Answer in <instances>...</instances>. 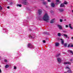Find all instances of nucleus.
<instances>
[{"label": "nucleus", "instance_id": "c9c22d12", "mask_svg": "<svg viewBox=\"0 0 73 73\" xmlns=\"http://www.w3.org/2000/svg\"><path fill=\"white\" fill-rule=\"evenodd\" d=\"M9 7H10L9 6H8L7 7V8H8V9H9Z\"/></svg>", "mask_w": 73, "mask_h": 73}, {"label": "nucleus", "instance_id": "4468645a", "mask_svg": "<svg viewBox=\"0 0 73 73\" xmlns=\"http://www.w3.org/2000/svg\"><path fill=\"white\" fill-rule=\"evenodd\" d=\"M68 52L69 53H70V52L71 53H72V54H73V51L72 50H68Z\"/></svg>", "mask_w": 73, "mask_h": 73}, {"label": "nucleus", "instance_id": "ea45409f", "mask_svg": "<svg viewBox=\"0 0 73 73\" xmlns=\"http://www.w3.org/2000/svg\"><path fill=\"white\" fill-rule=\"evenodd\" d=\"M66 19H65L64 20V21H66Z\"/></svg>", "mask_w": 73, "mask_h": 73}, {"label": "nucleus", "instance_id": "c756f323", "mask_svg": "<svg viewBox=\"0 0 73 73\" xmlns=\"http://www.w3.org/2000/svg\"><path fill=\"white\" fill-rule=\"evenodd\" d=\"M43 42L44 43H46V41H45V40H44L43 41Z\"/></svg>", "mask_w": 73, "mask_h": 73}, {"label": "nucleus", "instance_id": "423d86ee", "mask_svg": "<svg viewBox=\"0 0 73 73\" xmlns=\"http://www.w3.org/2000/svg\"><path fill=\"white\" fill-rule=\"evenodd\" d=\"M58 3H61V1H59V0H56V5H58Z\"/></svg>", "mask_w": 73, "mask_h": 73}, {"label": "nucleus", "instance_id": "39448f33", "mask_svg": "<svg viewBox=\"0 0 73 73\" xmlns=\"http://www.w3.org/2000/svg\"><path fill=\"white\" fill-rule=\"evenodd\" d=\"M57 60L58 63H61V62L62 61V60H61V59L59 58H58Z\"/></svg>", "mask_w": 73, "mask_h": 73}, {"label": "nucleus", "instance_id": "ddd939ff", "mask_svg": "<svg viewBox=\"0 0 73 73\" xmlns=\"http://www.w3.org/2000/svg\"><path fill=\"white\" fill-rule=\"evenodd\" d=\"M50 23H54V19H52L50 22Z\"/></svg>", "mask_w": 73, "mask_h": 73}, {"label": "nucleus", "instance_id": "f257e3e1", "mask_svg": "<svg viewBox=\"0 0 73 73\" xmlns=\"http://www.w3.org/2000/svg\"><path fill=\"white\" fill-rule=\"evenodd\" d=\"M49 15L47 13H45L43 15L42 18V19L45 21H46V22H48V20H49Z\"/></svg>", "mask_w": 73, "mask_h": 73}, {"label": "nucleus", "instance_id": "4be33fe9", "mask_svg": "<svg viewBox=\"0 0 73 73\" xmlns=\"http://www.w3.org/2000/svg\"><path fill=\"white\" fill-rule=\"evenodd\" d=\"M67 72H68V73H72V71H71V70H69Z\"/></svg>", "mask_w": 73, "mask_h": 73}, {"label": "nucleus", "instance_id": "c85d7f7f", "mask_svg": "<svg viewBox=\"0 0 73 73\" xmlns=\"http://www.w3.org/2000/svg\"><path fill=\"white\" fill-rule=\"evenodd\" d=\"M70 69V68H69L68 67H66V69Z\"/></svg>", "mask_w": 73, "mask_h": 73}, {"label": "nucleus", "instance_id": "a18cd8bd", "mask_svg": "<svg viewBox=\"0 0 73 73\" xmlns=\"http://www.w3.org/2000/svg\"><path fill=\"white\" fill-rule=\"evenodd\" d=\"M1 66H0V67Z\"/></svg>", "mask_w": 73, "mask_h": 73}, {"label": "nucleus", "instance_id": "9d476101", "mask_svg": "<svg viewBox=\"0 0 73 73\" xmlns=\"http://www.w3.org/2000/svg\"><path fill=\"white\" fill-rule=\"evenodd\" d=\"M68 47H73V45L71 43L68 44Z\"/></svg>", "mask_w": 73, "mask_h": 73}, {"label": "nucleus", "instance_id": "7ed1b4c3", "mask_svg": "<svg viewBox=\"0 0 73 73\" xmlns=\"http://www.w3.org/2000/svg\"><path fill=\"white\" fill-rule=\"evenodd\" d=\"M27 47L28 48H33V45L29 43L28 44V45H27Z\"/></svg>", "mask_w": 73, "mask_h": 73}, {"label": "nucleus", "instance_id": "f03ea898", "mask_svg": "<svg viewBox=\"0 0 73 73\" xmlns=\"http://www.w3.org/2000/svg\"><path fill=\"white\" fill-rule=\"evenodd\" d=\"M29 37L30 38H35V35L32 34H30L29 35Z\"/></svg>", "mask_w": 73, "mask_h": 73}, {"label": "nucleus", "instance_id": "bb28decb", "mask_svg": "<svg viewBox=\"0 0 73 73\" xmlns=\"http://www.w3.org/2000/svg\"><path fill=\"white\" fill-rule=\"evenodd\" d=\"M64 4H68V3H67V2L66 1H65L64 2Z\"/></svg>", "mask_w": 73, "mask_h": 73}, {"label": "nucleus", "instance_id": "9b49d317", "mask_svg": "<svg viewBox=\"0 0 73 73\" xmlns=\"http://www.w3.org/2000/svg\"><path fill=\"white\" fill-rule=\"evenodd\" d=\"M58 27L60 29H62V26L60 25H58Z\"/></svg>", "mask_w": 73, "mask_h": 73}, {"label": "nucleus", "instance_id": "cd10ccee", "mask_svg": "<svg viewBox=\"0 0 73 73\" xmlns=\"http://www.w3.org/2000/svg\"><path fill=\"white\" fill-rule=\"evenodd\" d=\"M2 10V7H0V11H1Z\"/></svg>", "mask_w": 73, "mask_h": 73}, {"label": "nucleus", "instance_id": "6ab92c4d", "mask_svg": "<svg viewBox=\"0 0 73 73\" xmlns=\"http://www.w3.org/2000/svg\"><path fill=\"white\" fill-rule=\"evenodd\" d=\"M64 10L63 9H59V11H60V12H63V11H64Z\"/></svg>", "mask_w": 73, "mask_h": 73}, {"label": "nucleus", "instance_id": "473e14b6", "mask_svg": "<svg viewBox=\"0 0 73 73\" xmlns=\"http://www.w3.org/2000/svg\"><path fill=\"white\" fill-rule=\"evenodd\" d=\"M60 22H62V19H60Z\"/></svg>", "mask_w": 73, "mask_h": 73}, {"label": "nucleus", "instance_id": "20e7f679", "mask_svg": "<svg viewBox=\"0 0 73 73\" xmlns=\"http://www.w3.org/2000/svg\"><path fill=\"white\" fill-rule=\"evenodd\" d=\"M64 65H66L67 64L70 65V64H71V62H64Z\"/></svg>", "mask_w": 73, "mask_h": 73}, {"label": "nucleus", "instance_id": "a19ab883", "mask_svg": "<svg viewBox=\"0 0 73 73\" xmlns=\"http://www.w3.org/2000/svg\"><path fill=\"white\" fill-rule=\"evenodd\" d=\"M44 33L45 34L46 33V32H45Z\"/></svg>", "mask_w": 73, "mask_h": 73}, {"label": "nucleus", "instance_id": "aec40b11", "mask_svg": "<svg viewBox=\"0 0 73 73\" xmlns=\"http://www.w3.org/2000/svg\"><path fill=\"white\" fill-rule=\"evenodd\" d=\"M55 6L54 4L53 3H51V6L52 7H54Z\"/></svg>", "mask_w": 73, "mask_h": 73}, {"label": "nucleus", "instance_id": "79ce46f5", "mask_svg": "<svg viewBox=\"0 0 73 73\" xmlns=\"http://www.w3.org/2000/svg\"><path fill=\"white\" fill-rule=\"evenodd\" d=\"M64 73H68L67 72H64Z\"/></svg>", "mask_w": 73, "mask_h": 73}, {"label": "nucleus", "instance_id": "6e6552de", "mask_svg": "<svg viewBox=\"0 0 73 73\" xmlns=\"http://www.w3.org/2000/svg\"><path fill=\"white\" fill-rule=\"evenodd\" d=\"M38 13L39 15H41L42 13V10L41 9H39L38 10Z\"/></svg>", "mask_w": 73, "mask_h": 73}, {"label": "nucleus", "instance_id": "c03bdc74", "mask_svg": "<svg viewBox=\"0 0 73 73\" xmlns=\"http://www.w3.org/2000/svg\"><path fill=\"white\" fill-rule=\"evenodd\" d=\"M42 0V1H44V0Z\"/></svg>", "mask_w": 73, "mask_h": 73}, {"label": "nucleus", "instance_id": "2eb2a0df", "mask_svg": "<svg viewBox=\"0 0 73 73\" xmlns=\"http://www.w3.org/2000/svg\"><path fill=\"white\" fill-rule=\"evenodd\" d=\"M65 5H64V4L62 3L60 5V7H64Z\"/></svg>", "mask_w": 73, "mask_h": 73}, {"label": "nucleus", "instance_id": "0eeeda50", "mask_svg": "<svg viewBox=\"0 0 73 73\" xmlns=\"http://www.w3.org/2000/svg\"><path fill=\"white\" fill-rule=\"evenodd\" d=\"M22 4H24V5H28V3L27 1H23L22 2Z\"/></svg>", "mask_w": 73, "mask_h": 73}, {"label": "nucleus", "instance_id": "2f4dec72", "mask_svg": "<svg viewBox=\"0 0 73 73\" xmlns=\"http://www.w3.org/2000/svg\"><path fill=\"white\" fill-rule=\"evenodd\" d=\"M60 54L59 53L58 54L57 56V57H58V56H60Z\"/></svg>", "mask_w": 73, "mask_h": 73}, {"label": "nucleus", "instance_id": "e433bc0d", "mask_svg": "<svg viewBox=\"0 0 73 73\" xmlns=\"http://www.w3.org/2000/svg\"><path fill=\"white\" fill-rule=\"evenodd\" d=\"M0 73H1V70L0 69Z\"/></svg>", "mask_w": 73, "mask_h": 73}, {"label": "nucleus", "instance_id": "58836bf2", "mask_svg": "<svg viewBox=\"0 0 73 73\" xmlns=\"http://www.w3.org/2000/svg\"><path fill=\"white\" fill-rule=\"evenodd\" d=\"M71 39H72V40H73V37H72L71 38Z\"/></svg>", "mask_w": 73, "mask_h": 73}, {"label": "nucleus", "instance_id": "a878e982", "mask_svg": "<svg viewBox=\"0 0 73 73\" xmlns=\"http://www.w3.org/2000/svg\"><path fill=\"white\" fill-rule=\"evenodd\" d=\"M43 4H44V5H45V4H46V2H43Z\"/></svg>", "mask_w": 73, "mask_h": 73}, {"label": "nucleus", "instance_id": "1a4fd4ad", "mask_svg": "<svg viewBox=\"0 0 73 73\" xmlns=\"http://www.w3.org/2000/svg\"><path fill=\"white\" fill-rule=\"evenodd\" d=\"M60 40L61 41V42L62 43V45H64V40L62 38L60 39Z\"/></svg>", "mask_w": 73, "mask_h": 73}, {"label": "nucleus", "instance_id": "5701e85b", "mask_svg": "<svg viewBox=\"0 0 73 73\" xmlns=\"http://www.w3.org/2000/svg\"><path fill=\"white\" fill-rule=\"evenodd\" d=\"M58 36L59 37H60V36H61V33H58Z\"/></svg>", "mask_w": 73, "mask_h": 73}, {"label": "nucleus", "instance_id": "7c9ffc66", "mask_svg": "<svg viewBox=\"0 0 73 73\" xmlns=\"http://www.w3.org/2000/svg\"><path fill=\"white\" fill-rule=\"evenodd\" d=\"M14 69H16V67L14 66Z\"/></svg>", "mask_w": 73, "mask_h": 73}, {"label": "nucleus", "instance_id": "37998d69", "mask_svg": "<svg viewBox=\"0 0 73 73\" xmlns=\"http://www.w3.org/2000/svg\"><path fill=\"white\" fill-rule=\"evenodd\" d=\"M25 0V1H26V0Z\"/></svg>", "mask_w": 73, "mask_h": 73}, {"label": "nucleus", "instance_id": "72a5a7b5", "mask_svg": "<svg viewBox=\"0 0 73 73\" xmlns=\"http://www.w3.org/2000/svg\"><path fill=\"white\" fill-rule=\"evenodd\" d=\"M66 28H67V27H68V26L67 25H66Z\"/></svg>", "mask_w": 73, "mask_h": 73}, {"label": "nucleus", "instance_id": "f3484780", "mask_svg": "<svg viewBox=\"0 0 73 73\" xmlns=\"http://www.w3.org/2000/svg\"><path fill=\"white\" fill-rule=\"evenodd\" d=\"M9 65L8 64H7L5 66V68H9Z\"/></svg>", "mask_w": 73, "mask_h": 73}, {"label": "nucleus", "instance_id": "dca6fc26", "mask_svg": "<svg viewBox=\"0 0 73 73\" xmlns=\"http://www.w3.org/2000/svg\"><path fill=\"white\" fill-rule=\"evenodd\" d=\"M63 36H64V37H66V38H68V35L66 34H63Z\"/></svg>", "mask_w": 73, "mask_h": 73}, {"label": "nucleus", "instance_id": "b1692460", "mask_svg": "<svg viewBox=\"0 0 73 73\" xmlns=\"http://www.w3.org/2000/svg\"><path fill=\"white\" fill-rule=\"evenodd\" d=\"M67 44H68L66 43L64 44V46L65 47H66V46H67Z\"/></svg>", "mask_w": 73, "mask_h": 73}, {"label": "nucleus", "instance_id": "412c9836", "mask_svg": "<svg viewBox=\"0 0 73 73\" xmlns=\"http://www.w3.org/2000/svg\"><path fill=\"white\" fill-rule=\"evenodd\" d=\"M17 7H21V6H22V5H21V4H17Z\"/></svg>", "mask_w": 73, "mask_h": 73}, {"label": "nucleus", "instance_id": "393cba45", "mask_svg": "<svg viewBox=\"0 0 73 73\" xmlns=\"http://www.w3.org/2000/svg\"><path fill=\"white\" fill-rule=\"evenodd\" d=\"M4 62H8V60H7L6 59H5L4 60Z\"/></svg>", "mask_w": 73, "mask_h": 73}, {"label": "nucleus", "instance_id": "a211bd4d", "mask_svg": "<svg viewBox=\"0 0 73 73\" xmlns=\"http://www.w3.org/2000/svg\"><path fill=\"white\" fill-rule=\"evenodd\" d=\"M69 27H70V28L71 29H73V28L72 27V25H71V24H69Z\"/></svg>", "mask_w": 73, "mask_h": 73}, {"label": "nucleus", "instance_id": "4c0bfd02", "mask_svg": "<svg viewBox=\"0 0 73 73\" xmlns=\"http://www.w3.org/2000/svg\"><path fill=\"white\" fill-rule=\"evenodd\" d=\"M73 60H72V59H71L70 60V61H72Z\"/></svg>", "mask_w": 73, "mask_h": 73}, {"label": "nucleus", "instance_id": "f704fd0d", "mask_svg": "<svg viewBox=\"0 0 73 73\" xmlns=\"http://www.w3.org/2000/svg\"><path fill=\"white\" fill-rule=\"evenodd\" d=\"M48 2H50V0H48Z\"/></svg>", "mask_w": 73, "mask_h": 73}, {"label": "nucleus", "instance_id": "f8f14e48", "mask_svg": "<svg viewBox=\"0 0 73 73\" xmlns=\"http://www.w3.org/2000/svg\"><path fill=\"white\" fill-rule=\"evenodd\" d=\"M59 45H60V44L58 42H56L55 43V46H59Z\"/></svg>", "mask_w": 73, "mask_h": 73}]
</instances>
